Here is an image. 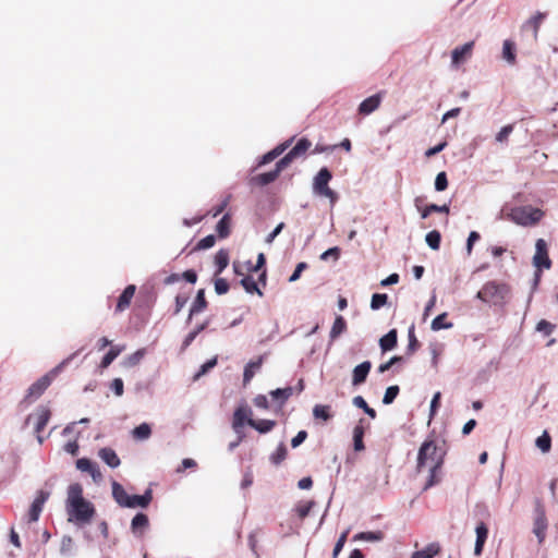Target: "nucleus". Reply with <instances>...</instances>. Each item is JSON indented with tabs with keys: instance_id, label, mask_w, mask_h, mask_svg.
I'll return each mask as SVG.
<instances>
[{
	"instance_id": "nucleus-33",
	"label": "nucleus",
	"mask_w": 558,
	"mask_h": 558,
	"mask_svg": "<svg viewBox=\"0 0 558 558\" xmlns=\"http://www.w3.org/2000/svg\"><path fill=\"white\" fill-rule=\"evenodd\" d=\"M231 229V216L230 214L223 215L216 226V231L219 239H226L230 234Z\"/></svg>"
},
{
	"instance_id": "nucleus-54",
	"label": "nucleus",
	"mask_w": 558,
	"mask_h": 558,
	"mask_svg": "<svg viewBox=\"0 0 558 558\" xmlns=\"http://www.w3.org/2000/svg\"><path fill=\"white\" fill-rule=\"evenodd\" d=\"M448 187V179L446 172L441 171L436 175L435 189L436 191H445Z\"/></svg>"
},
{
	"instance_id": "nucleus-38",
	"label": "nucleus",
	"mask_w": 558,
	"mask_h": 558,
	"mask_svg": "<svg viewBox=\"0 0 558 558\" xmlns=\"http://www.w3.org/2000/svg\"><path fill=\"white\" fill-rule=\"evenodd\" d=\"M535 446L543 452L547 453L551 449V437L547 430H544L535 440Z\"/></svg>"
},
{
	"instance_id": "nucleus-45",
	"label": "nucleus",
	"mask_w": 558,
	"mask_h": 558,
	"mask_svg": "<svg viewBox=\"0 0 558 558\" xmlns=\"http://www.w3.org/2000/svg\"><path fill=\"white\" fill-rule=\"evenodd\" d=\"M399 392H400V388L398 385L389 386L385 391V395L383 398V403L385 405H389V404L393 403V401L398 397Z\"/></svg>"
},
{
	"instance_id": "nucleus-16",
	"label": "nucleus",
	"mask_w": 558,
	"mask_h": 558,
	"mask_svg": "<svg viewBox=\"0 0 558 558\" xmlns=\"http://www.w3.org/2000/svg\"><path fill=\"white\" fill-rule=\"evenodd\" d=\"M149 526V519L147 514L143 512L136 513L131 522V531L136 537L143 536L144 532Z\"/></svg>"
},
{
	"instance_id": "nucleus-63",
	"label": "nucleus",
	"mask_w": 558,
	"mask_h": 558,
	"mask_svg": "<svg viewBox=\"0 0 558 558\" xmlns=\"http://www.w3.org/2000/svg\"><path fill=\"white\" fill-rule=\"evenodd\" d=\"M254 405L259 408V409H264V410H268L269 409V402H268V399L265 395H257L254 400Z\"/></svg>"
},
{
	"instance_id": "nucleus-9",
	"label": "nucleus",
	"mask_w": 558,
	"mask_h": 558,
	"mask_svg": "<svg viewBox=\"0 0 558 558\" xmlns=\"http://www.w3.org/2000/svg\"><path fill=\"white\" fill-rule=\"evenodd\" d=\"M312 142L306 138L302 137L298 141L294 147L283 157L280 159V166L281 167H288L295 158H299L311 148Z\"/></svg>"
},
{
	"instance_id": "nucleus-20",
	"label": "nucleus",
	"mask_w": 558,
	"mask_h": 558,
	"mask_svg": "<svg viewBox=\"0 0 558 558\" xmlns=\"http://www.w3.org/2000/svg\"><path fill=\"white\" fill-rule=\"evenodd\" d=\"M475 533H476V541H475V546H474V555L481 556L483 553L486 539L488 537L487 525L483 521L480 522L475 527Z\"/></svg>"
},
{
	"instance_id": "nucleus-5",
	"label": "nucleus",
	"mask_w": 558,
	"mask_h": 558,
	"mask_svg": "<svg viewBox=\"0 0 558 558\" xmlns=\"http://www.w3.org/2000/svg\"><path fill=\"white\" fill-rule=\"evenodd\" d=\"M508 292L509 289L507 284L498 283L497 281H488L477 292L476 299L485 303H499L505 300Z\"/></svg>"
},
{
	"instance_id": "nucleus-30",
	"label": "nucleus",
	"mask_w": 558,
	"mask_h": 558,
	"mask_svg": "<svg viewBox=\"0 0 558 558\" xmlns=\"http://www.w3.org/2000/svg\"><path fill=\"white\" fill-rule=\"evenodd\" d=\"M440 551L438 543H430L422 550L414 551L411 558H434Z\"/></svg>"
},
{
	"instance_id": "nucleus-34",
	"label": "nucleus",
	"mask_w": 558,
	"mask_h": 558,
	"mask_svg": "<svg viewBox=\"0 0 558 558\" xmlns=\"http://www.w3.org/2000/svg\"><path fill=\"white\" fill-rule=\"evenodd\" d=\"M313 416L317 420H323L324 422L330 421L333 417L331 407L327 404H316L313 408Z\"/></svg>"
},
{
	"instance_id": "nucleus-50",
	"label": "nucleus",
	"mask_w": 558,
	"mask_h": 558,
	"mask_svg": "<svg viewBox=\"0 0 558 558\" xmlns=\"http://www.w3.org/2000/svg\"><path fill=\"white\" fill-rule=\"evenodd\" d=\"M73 539L69 535H64L61 539L60 553L64 556H69L73 551Z\"/></svg>"
},
{
	"instance_id": "nucleus-64",
	"label": "nucleus",
	"mask_w": 558,
	"mask_h": 558,
	"mask_svg": "<svg viewBox=\"0 0 558 558\" xmlns=\"http://www.w3.org/2000/svg\"><path fill=\"white\" fill-rule=\"evenodd\" d=\"M307 438V432L306 430H300L291 440L292 448L299 447L301 444L305 441Z\"/></svg>"
},
{
	"instance_id": "nucleus-51",
	"label": "nucleus",
	"mask_w": 558,
	"mask_h": 558,
	"mask_svg": "<svg viewBox=\"0 0 558 558\" xmlns=\"http://www.w3.org/2000/svg\"><path fill=\"white\" fill-rule=\"evenodd\" d=\"M432 213H446L448 214L449 213V207L447 205H442V206H438L436 204H430V205H427L423 213H422V217L423 218H426L428 217Z\"/></svg>"
},
{
	"instance_id": "nucleus-39",
	"label": "nucleus",
	"mask_w": 558,
	"mask_h": 558,
	"mask_svg": "<svg viewBox=\"0 0 558 558\" xmlns=\"http://www.w3.org/2000/svg\"><path fill=\"white\" fill-rule=\"evenodd\" d=\"M447 313H441L437 315L430 325L432 330L438 331L440 329H450L452 328L453 324L450 322H446Z\"/></svg>"
},
{
	"instance_id": "nucleus-46",
	"label": "nucleus",
	"mask_w": 558,
	"mask_h": 558,
	"mask_svg": "<svg viewBox=\"0 0 558 558\" xmlns=\"http://www.w3.org/2000/svg\"><path fill=\"white\" fill-rule=\"evenodd\" d=\"M122 349L111 348L101 359L99 366L101 368H107L117 359Z\"/></svg>"
},
{
	"instance_id": "nucleus-6",
	"label": "nucleus",
	"mask_w": 558,
	"mask_h": 558,
	"mask_svg": "<svg viewBox=\"0 0 558 558\" xmlns=\"http://www.w3.org/2000/svg\"><path fill=\"white\" fill-rule=\"evenodd\" d=\"M331 178V172L327 168H322L314 178L313 189L316 194L333 201L336 193L328 186Z\"/></svg>"
},
{
	"instance_id": "nucleus-27",
	"label": "nucleus",
	"mask_w": 558,
	"mask_h": 558,
	"mask_svg": "<svg viewBox=\"0 0 558 558\" xmlns=\"http://www.w3.org/2000/svg\"><path fill=\"white\" fill-rule=\"evenodd\" d=\"M363 422H364V418H361L359 421V424H356L353 429V448L355 451H362L365 449L364 441H363L365 428L363 426Z\"/></svg>"
},
{
	"instance_id": "nucleus-2",
	"label": "nucleus",
	"mask_w": 558,
	"mask_h": 558,
	"mask_svg": "<svg viewBox=\"0 0 558 558\" xmlns=\"http://www.w3.org/2000/svg\"><path fill=\"white\" fill-rule=\"evenodd\" d=\"M446 449L434 439H425L417 452L416 472L421 473L423 469L430 463L435 469H441L445 462Z\"/></svg>"
},
{
	"instance_id": "nucleus-17",
	"label": "nucleus",
	"mask_w": 558,
	"mask_h": 558,
	"mask_svg": "<svg viewBox=\"0 0 558 558\" xmlns=\"http://www.w3.org/2000/svg\"><path fill=\"white\" fill-rule=\"evenodd\" d=\"M207 306H208V303L205 298V290L199 289L196 293V296H195L192 305H191L186 322L190 323L194 315H197V314L204 312L207 308Z\"/></svg>"
},
{
	"instance_id": "nucleus-32",
	"label": "nucleus",
	"mask_w": 558,
	"mask_h": 558,
	"mask_svg": "<svg viewBox=\"0 0 558 558\" xmlns=\"http://www.w3.org/2000/svg\"><path fill=\"white\" fill-rule=\"evenodd\" d=\"M216 271L215 275H220L229 265V252L225 248L218 251L215 256Z\"/></svg>"
},
{
	"instance_id": "nucleus-53",
	"label": "nucleus",
	"mask_w": 558,
	"mask_h": 558,
	"mask_svg": "<svg viewBox=\"0 0 558 558\" xmlns=\"http://www.w3.org/2000/svg\"><path fill=\"white\" fill-rule=\"evenodd\" d=\"M348 534H349V530L344 531L339 536L338 541L335 544L333 550H332V558H338L340 551L342 550V548L347 542Z\"/></svg>"
},
{
	"instance_id": "nucleus-22",
	"label": "nucleus",
	"mask_w": 558,
	"mask_h": 558,
	"mask_svg": "<svg viewBox=\"0 0 558 558\" xmlns=\"http://www.w3.org/2000/svg\"><path fill=\"white\" fill-rule=\"evenodd\" d=\"M135 291H136V287L134 284H129L122 291V293L120 294V296L118 299V303L116 306L117 312H123L124 310H126L130 306L131 300L134 296Z\"/></svg>"
},
{
	"instance_id": "nucleus-29",
	"label": "nucleus",
	"mask_w": 558,
	"mask_h": 558,
	"mask_svg": "<svg viewBox=\"0 0 558 558\" xmlns=\"http://www.w3.org/2000/svg\"><path fill=\"white\" fill-rule=\"evenodd\" d=\"M345 330H347V322H345L344 317L341 315L336 316L335 322H333L330 332H329L330 342L335 341Z\"/></svg>"
},
{
	"instance_id": "nucleus-10",
	"label": "nucleus",
	"mask_w": 558,
	"mask_h": 558,
	"mask_svg": "<svg viewBox=\"0 0 558 558\" xmlns=\"http://www.w3.org/2000/svg\"><path fill=\"white\" fill-rule=\"evenodd\" d=\"M50 493L47 490H38L34 501L31 505L28 511V521L36 522L38 521L40 513L43 511V507L45 502L48 500Z\"/></svg>"
},
{
	"instance_id": "nucleus-26",
	"label": "nucleus",
	"mask_w": 558,
	"mask_h": 558,
	"mask_svg": "<svg viewBox=\"0 0 558 558\" xmlns=\"http://www.w3.org/2000/svg\"><path fill=\"white\" fill-rule=\"evenodd\" d=\"M247 425L257 430L259 434H267L277 425L274 420H258L255 421L253 418L247 420Z\"/></svg>"
},
{
	"instance_id": "nucleus-3",
	"label": "nucleus",
	"mask_w": 558,
	"mask_h": 558,
	"mask_svg": "<svg viewBox=\"0 0 558 558\" xmlns=\"http://www.w3.org/2000/svg\"><path fill=\"white\" fill-rule=\"evenodd\" d=\"M508 217L511 221L520 226H534L543 217V211L531 205L517 206L510 209Z\"/></svg>"
},
{
	"instance_id": "nucleus-56",
	"label": "nucleus",
	"mask_w": 558,
	"mask_h": 558,
	"mask_svg": "<svg viewBox=\"0 0 558 558\" xmlns=\"http://www.w3.org/2000/svg\"><path fill=\"white\" fill-rule=\"evenodd\" d=\"M555 329V325L551 323L542 319L537 323L536 330L544 333V336H549Z\"/></svg>"
},
{
	"instance_id": "nucleus-11",
	"label": "nucleus",
	"mask_w": 558,
	"mask_h": 558,
	"mask_svg": "<svg viewBox=\"0 0 558 558\" xmlns=\"http://www.w3.org/2000/svg\"><path fill=\"white\" fill-rule=\"evenodd\" d=\"M76 468L82 472L89 473L95 483H99L102 480V474L97 463L87 458L77 459Z\"/></svg>"
},
{
	"instance_id": "nucleus-55",
	"label": "nucleus",
	"mask_w": 558,
	"mask_h": 558,
	"mask_svg": "<svg viewBox=\"0 0 558 558\" xmlns=\"http://www.w3.org/2000/svg\"><path fill=\"white\" fill-rule=\"evenodd\" d=\"M229 283L223 278H216L215 279V291L218 295L226 294L229 291Z\"/></svg>"
},
{
	"instance_id": "nucleus-48",
	"label": "nucleus",
	"mask_w": 558,
	"mask_h": 558,
	"mask_svg": "<svg viewBox=\"0 0 558 558\" xmlns=\"http://www.w3.org/2000/svg\"><path fill=\"white\" fill-rule=\"evenodd\" d=\"M440 470L441 469H435V465L429 466V475L426 481V484L423 487V490H427L440 482V478L437 476Z\"/></svg>"
},
{
	"instance_id": "nucleus-12",
	"label": "nucleus",
	"mask_w": 558,
	"mask_h": 558,
	"mask_svg": "<svg viewBox=\"0 0 558 558\" xmlns=\"http://www.w3.org/2000/svg\"><path fill=\"white\" fill-rule=\"evenodd\" d=\"M473 48L474 41H469L460 47L454 48L451 52L452 65L458 66L468 60L472 56Z\"/></svg>"
},
{
	"instance_id": "nucleus-40",
	"label": "nucleus",
	"mask_w": 558,
	"mask_h": 558,
	"mask_svg": "<svg viewBox=\"0 0 558 558\" xmlns=\"http://www.w3.org/2000/svg\"><path fill=\"white\" fill-rule=\"evenodd\" d=\"M132 434L135 439L145 440L149 438L151 427L148 423H142L133 429Z\"/></svg>"
},
{
	"instance_id": "nucleus-43",
	"label": "nucleus",
	"mask_w": 558,
	"mask_h": 558,
	"mask_svg": "<svg viewBox=\"0 0 558 558\" xmlns=\"http://www.w3.org/2000/svg\"><path fill=\"white\" fill-rule=\"evenodd\" d=\"M408 339H409V343H408L405 353H407V355H412L420 347V342L415 337L414 325H412L409 328Z\"/></svg>"
},
{
	"instance_id": "nucleus-25",
	"label": "nucleus",
	"mask_w": 558,
	"mask_h": 558,
	"mask_svg": "<svg viewBox=\"0 0 558 558\" xmlns=\"http://www.w3.org/2000/svg\"><path fill=\"white\" fill-rule=\"evenodd\" d=\"M153 499V492L150 488L146 489L143 495H130L129 502H131L133 508H147Z\"/></svg>"
},
{
	"instance_id": "nucleus-59",
	"label": "nucleus",
	"mask_w": 558,
	"mask_h": 558,
	"mask_svg": "<svg viewBox=\"0 0 558 558\" xmlns=\"http://www.w3.org/2000/svg\"><path fill=\"white\" fill-rule=\"evenodd\" d=\"M110 388L117 397H121L124 392L123 380L121 378H114L110 384Z\"/></svg>"
},
{
	"instance_id": "nucleus-18",
	"label": "nucleus",
	"mask_w": 558,
	"mask_h": 558,
	"mask_svg": "<svg viewBox=\"0 0 558 558\" xmlns=\"http://www.w3.org/2000/svg\"><path fill=\"white\" fill-rule=\"evenodd\" d=\"M381 102V93L375 94L364 99L359 106V113L362 116H368L374 112Z\"/></svg>"
},
{
	"instance_id": "nucleus-49",
	"label": "nucleus",
	"mask_w": 558,
	"mask_h": 558,
	"mask_svg": "<svg viewBox=\"0 0 558 558\" xmlns=\"http://www.w3.org/2000/svg\"><path fill=\"white\" fill-rule=\"evenodd\" d=\"M315 506V501L314 500H310L307 502H304V504H299L296 507H295V511L298 513V515L300 517V519H304L306 518L311 510L313 509V507Z\"/></svg>"
},
{
	"instance_id": "nucleus-60",
	"label": "nucleus",
	"mask_w": 558,
	"mask_h": 558,
	"mask_svg": "<svg viewBox=\"0 0 558 558\" xmlns=\"http://www.w3.org/2000/svg\"><path fill=\"white\" fill-rule=\"evenodd\" d=\"M308 265L305 263V262H301L296 265L294 271L292 272V275L290 276L289 278V282H294L296 281L300 277H301V274L307 269Z\"/></svg>"
},
{
	"instance_id": "nucleus-62",
	"label": "nucleus",
	"mask_w": 558,
	"mask_h": 558,
	"mask_svg": "<svg viewBox=\"0 0 558 558\" xmlns=\"http://www.w3.org/2000/svg\"><path fill=\"white\" fill-rule=\"evenodd\" d=\"M189 301L187 294H178L175 296V308H174V315L179 314L181 310L185 306V304Z\"/></svg>"
},
{
	"instance_id": "nucleus-24",
	"label": "nucleus",
	"mask_w": 558,
	"mask_h": 558,
	"mask_svg": "<svg viewBox=\"0 0 558 558\" xmlns=\"http://www.w3.org/2000/svg\"><path fill=\"white\" fill-rule=\"evenodd\" d=\"M398 331L390 329L385 336L379 339V347L383 352L390 351L397 347Z\"/></svg>"
},
{
	"instance_id": "nucleus-41",
	"label": "nucleus",
	"mask_w": 558,
	"mask_h": 558,
	"mask_svg": "<svg viewBox=\"0 0 558 558\" xmlns=\"http://www.w3.org/2000/svg\"><path fill=\"white\" fill-rule=\"evenodd\" d=\"M218 359L217 356H214L213 359H209L206 361L199 369L194 374L193 381H197L202 376L207 374L209 371H211L217 365Z\"/></svg>"
},
{
	"instance_id": "nucleus-42",
	"label": "nucleus",
	"mask_w": 558,
	"mask_h": 558,
	"mask_svg": "<svg viewBox=\"0 0 558 558\" xmlns=\"http://www.w3.org/2000/svg\"><path fill=\"white\" fill-rule=\"evenodd\" d=\"M514 44L510 40H505L502 46V57L510 64L515 63V51Z\"/></svg>"
},
{
	"instance_id": "nucleus-36",
	"label": "nucleus",
	"mask_w": 558,
	"mask_h": 558,
	"mask_svg": "<svg viewBox=\"0 0 558 558\" xmlns=\"http://www.w3.org/2000/svg\"><path fill=\"white\" fill-rule=\"evenodd\" d=\"M293 395L292 387L277 388L270 391V396L274 400H278L280 405L284 404L286 401Z\"/></svg>"
},
{
	"instance_id": "nucleus-57",
	"label": "nucleus",
	"mask_w": 558,
	"mask_h": 558,
	"mask_svg": "<svg viewBox=\"0 0 558 558\" xmlns=\"http://www.w3.org/2000/svg\"><path fill=\"white\" fill-rule=\"evenodd\" d=\"M340 256V248L339 246H331L329 250L325 251L320 255L322 260H328L329 258H332L333 260H337Z\"/></svg>"
},
{
	"instance_id": "nucleus-37",
	"label": "nucleus",
	"mask_w": 558,
	"mask_h": 558,
	"mask_svg": "<svg viewBox=\"0 0 558 558\" xmlns=\"http://www.w3.org/2000/svg\"><path fill=\"white\" fill-rule=\"evenodd\" d=\"M240 283L247 293H256L259 296H263V292L260 291V289L257 286V282L252 276H245L244 278L241 279Z\"/></svg>"
},
{
	"instance_id": "nucleus-31",
	"label": "nucleus",
	"mask_w": 558,
	"mask_h": 558,
	"mask_svg": "<svg viewBox=\"0 0 558 558\" xmlns=\"http://www.w3.org/2000/svg\"><path fill=\"white\" fill-rule=\"evenodd\" d=\"M385 538V534L381 531H367L360 532L354 535L353 541H364V542H381Z\"/></svg>"
},
{
	"instance_id": "nucleus-21",
	"label": "nucleus",
	"mask_w": 558,
	"mask_h": 558,
	"mask_svg": "<svg viewBox=\"0 0 558 558\" xmlns=\"http://www.w3.org/2000/svg\"><path fill=\"white\" fill-rule=\"evenodd\" d=\"M252 413V410L247 407H239L233 413V422L232 427L236 434L240 433V428L247 424L248 415Z\"/></svg>"
},
{
	"instance_id": "nucleus-19",
	"label": "nucleus",
	"mask_w": 558,
	"mask_h": 558,
	"mask_svg": "<svg viewBox=\"0 0 558 558\" xmlns=\"http://www.w3.org/2000/svg\"><path fill=\"white\" fill-rule=\"evenodd\" d=\"M548 246H536V253L533 257V264L536 269H549L551 267V260L548 255Z\"/></svg>"
},
{
	"instance_id": "nucleus-52",
	"label": "nucleus",
	"mask_w": 558,
	"mask_h": 558,
	"mask_svg": "<svg viewBox=\"0 0 558 558\" xmlns=\"http://www.w3.org/2000/svg\"><path fill=\"white\" fill-rule=\"evenodd\" d=\"M403 362H404L403 356L395 355L388 362L380 364L378 366L377 371H378V373L383 374V373L389 371L395 364L403 363Z\"/></svg>"
},
{
	"instance_id": "nucleus-35",
	"label": "nucleus",
	"mask_w": 558,
	"mask_h": 558,
	"mask_svg": "<svg viewBox=\"0 0 558 558\" xmlns=\"http://www.w3.org/2000/svg\"><path fill=\"white\" fill-rule=\"evenodd\" d=\"M287 454H288L287 446L284 445L283 441H281L278 445L276 451L269 456V461L271 464L278 466L286 460Z\"/></svg>"
},
{
	"instance_id": "nucleus-28",
	"label": "nucleus",
	"mask_w": 558,
	"mask_h": 558,
	"mask_svg": "<svg viewBox=\"0 0 558 558\" xmlns=\"http://www.w3.org/2000/svg\"><path fill=\"white\" fill-rule=\"evenodd\" d=\"M264 361V356L260 355L256 361L248 362L243 372V383L246 385L252 380V378L255 375V372L258 371L262 367Z\"/></svg>"
},
{
	"instance_id": "nucleus-1",
	"label": "nucleus",
	"mask_w": 558,
	"mask_h": 558,
	"mask_svg": "<svg viewBox=\"0 0 558 558\" xmlns=\"http://www.w3.org/2000/svg\"><path fill=\"white\" fill-rule=\"evenodd\" d=\"M66 511L69 521H74L77 525L89 523L95 515L96 509L83 497V487L78 483L71 484L68 488Z\"/></svg>"
},
{
	"instance_id": "nucleus-15",
	"label": "nucleus",
	"mask_w": 558,
	"mask_h": 558,
	"mask_svg": "<svg viewBox=\"0 0 558 558\" xmlns=\"http://www.w3.org/2000/svg\"><path fill=\"white\" fill-rule=\"evenodd\" d=\"M372 368V363L369 361H364L361 364L356 365L352 372V385L360 386L366 381V378Z\"/></svg>"
},
{
	"instance_id": "nucleus-8",
	"label": "nucleus",
	"mask_w": 558,
	"mask_h": 558,
	"mask_svg": "<svg viewBox=\"0 0 558 558\" xmlns=\"http://www.w3.org/2000/svg\"><path fill=\"white\" fill-rule=\"evenodd\" d=\"M287 167H281L280 166V160H279L276 163V167H275L274 170L265 172V173H259V174L252 175V177L248 178L247 183H248L250 186H265V185H268L269 183H271L275 180H277V178L279 177L281 171H283Z\"/></svg>"
},
{
	"instance_id": "nucleus-13",
	"label": "nucleus",
	"mask_w": 558,
	"mask_h": 558,
	"mask_svg": "<svg viewBox=\"0 0 558 558\" xmlns=\"http://www.w3.org/2000/svg\"><path fill=\"white\" fill-rule=\"evenodd\" d=\"M50 415L51 412L47 407L41 405L37 409L35 433L37 434V440L39 444L44 442V438L40 436V433L49 422Z\"/></svg>"
},
{
	"instance_id": "nucleus-44",
	"label": "nucleus",
	"mask_w": 558,
	"mask_h": 558,
	"mask_svg": "<svg viewBox=\"0 0 558 558\" xmlns=\"http://www.w3.org/2000/svg\"><path fill=\"white\" fill-rule=\"evenodd\" d=\"M388 303V295L386 293H374L371 300V308L378 311Z\"/></svg>"
},
{
	"instance_id": "nucleus-58",
	"label": "nucleus",
	"mask_w": 558,
	"mask_h": 558,
	"mask_svg": "<svg viewBox=\"0 0 558 558\" xmlns=\"http://www.w3.org/2000/svg\"><path fill=\"white\" fill-rule=\"evenodd\" d=\"M512 131H513L512 124L505 125L504 128H501V130L496 135V141L500 142V143L507 142L508 137L512 133Z\"/></svg>"
},
{
	"instance_id": "nucleus-23",
	"label": "nucleus",
	"mask_w": 558,
	"mask_h": 558,
	"mask_svg": "<svg viewBox=\"0 0 558 558\" xmlns=\"http://www.w3.org/2000/svg\"><path fill=\"white\" fill-rule=\"evenodd\" d=\"M98 457L111 469L118 468L121 463L120 458L110 447L101 448L98 451Z\"/></svg>"
},
{
	"instance_id": "nucleus-61",
	"label": "nucleus",
	"mask_w": 558,
	"mask_h": 558,
	"mask_svg": "<svg viewBox=\"0 0 558 558\" xmlns=\"http://www.w3.org/2000/svg\"><path fill=\"white\" fill-rule=\"evenodd\" d=\"M440 399H441V393L439 391L434 393L432 401H430V408H429L430 417H433L435 415L438 408L440 407Z\"/></svg>"
},
{
	"instance_id": "nucleus-14",
	"label": "nucleus",
	"mask_w": 558,
	"mask_h": 558,
	"mask_svg": "<svg viewBox=\"0 0 558 558\" xmlns=\"http://www.w3.org/2000/svg\"><path fill=\"white\" fill-rule=\"evenodd\" d=\"M111 488L112 497L120 507L132 508L133 505L129 502L130 495L126 493V490L120 483H118L117 481H112Z\"/></svg>"
},
{
	"instance_id": "nucleus-47",
	"label": "nucleus",
	"mask_w": 558,
	"mask_h": 558,
	"mask_svg": "<svg viewBox=\"0 0 558 558\" xmlns=\"http://www.w3.org/2000/svg\"><path fill=\"white\" fill-rule=\"evenodd\" d=\"M146 354V349H138L125 359L124 364L129 367L136 366Z\"/></svg>"
},
{
	"instance_id": "nucleus-4",
	"label": "nucleus",
	"mask_w": 558,
	"mask_h": 558,
	"mask_svg": "<svg viewBox=\"0 0 558 558\" xmlns=\"http://www.w3.org/2000/svg\"><path fill=\"white\" fill-rule=\"evenodd\" d=\"M68 360H64L59 365L53 367L46 375L41 376L35 383H33L27 389V393L25 396L26 399L36 400L38 399L45 390L51 385L52 380L58 376V374L62 371L63 366L68 363Z\"/></svg>"
},
{
	"instance_id": "nucleus-7",
	"label": "nucleus",
	"mask_w": 558,
	"mask_h": 558,
	"mask_svg": "<svg viewBox=\"0 0 558 558\" xmlns=\"http://www.w3.org/2000/svg\"><path fill=\"white\" fill-rule=\"evenodd\" d=\"M548 529V521L546 518L545 509L543 506L537 505L535 508V518L533 522V533L537 538L538 544H543L546 538V531Z\"/></svg>"
}]
</instances>
